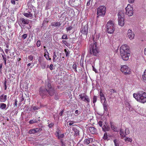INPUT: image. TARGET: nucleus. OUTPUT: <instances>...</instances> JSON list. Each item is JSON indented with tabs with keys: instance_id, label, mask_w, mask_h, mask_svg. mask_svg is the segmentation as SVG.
<instances>
[{
	"instance_id": "1",
	"label": "nucleus",
	"mask_w": 146,
	"mask_h": 146,
	"mask_svg": "<svg viewBox=\"0 0 146 146\" xmlns=\"http://www.w3.org/2000/svg\"><path fill=\"white\" fill-rule=\"evenodd\" d=\"M99 34H94L93 37L94 42L88 45L89 55L90 56H97L99 52V50L97 46V41L99 38Z\"/></svg>"
},
{
	"instance_id": "2",
	"label": "nucleus",
	"mask_w": 146,
	"mask_h": 146,
	"mask_svg": "<svg viewBox=\"0 0 146 146\" xmlns=\"http://www.w3.org/2000/svg\"><path fill=\"white\" fill-rule=\"evenodd\" d=\"M120 51L121 56L123 60H128L130 53L128 46L126 44L122 45L120 48Z\"/></svg>"
},
{
	"instance_id": "3",
	"label": "nucleus",
	"mask_w": 146,
	"mask_h": 146,
	"mask_svg": "<svg viewBox=\"0 0 146 146\" xmlns=\"http://www.w3.org/2000/svg\"><path fill=\"white\" fill-rule=\"evenodd\" d=\"M133 97L138 102L142 103L146 102V93L143 91H140L133 94Z\"/></svg>"
},
{
	"instance_id": "4",
	"label": "nucleus",
	"mask_w": 146,
	"mask_h": 146,
	"mask_svg": "<svg viewBox=\"0 0 146 146\" xmlns=\"http://www.w3.org/2000/svg\"><path fill=\"white\" fill-rule=\"evenodd\" d=\"M54 93V90H48L43 87H41L39 89V94L43 98H46L49 96H52Z\"/></svg>"
},
{
	"instance_id": "5",
	"label": "nucleus",
	"mask_w": 146,
	"mask_h": 146,
	"mask_svg": "<svg viewBox=\"0 0 146 146\" xmlns=\"http://www.w3.org/2000/svg\"><path fill=\"white\" fill-rule=\"evenodd\" d=\"M115 25L113 22L111 21H110L107 24L106 29V31L108 33H113L115 30Z\"/></svg>"
},
{
	"instance_id": "6",
	"label": "nucleus",
	"mask_w": 146,
	"mask_h": 146,
	"mask_svg": "<svg viewBox=\"0 0 146 146\" xmlns=\"http://www.w3.org/2000/svg\"><path fill=\"white\" fill-rule=\"evenodd\" d=\"M79 96L80 97L79 99H80V100L87 103L88 106L89 105V103L90 102V100L88 96L85 93H83L80 94L79 95Z\"/></svg>"
},
{
	"instance_id": "7",
	"label": "nucleus",
	"mask_w": 146,
	"mask_h": 146,
	"mask_svg": "<svg viewBox=\"0 0 146 146\" xmlns=\"http://www.w3.org/2000/svg\"><path fill=\"white\" fill-rule=\"evenodd\" d=\"M106 8L104 6H101L99 7L97 9V14L98 16H104L106 12Z\"/></svg>"
},
{
	"instance_id": "8",
	"label": "nucleus",
	"mask_w": 146,
	"mask_h": 146,
	"mask_svg": "<svg viewBox=\"0 0 146 146\" xmlns=\"http://www.w3.org/2000/svg\"><path fill=\"white\" fill-rule=\"evenodd\" d=\"M125 10L126 15L129 16H131L133 15L134 11L133 9L130 4L127 5V6L125 8Z\"/></svg>"
},
{
	"instance_id": "9",
	"label": "nucleus",
	"mask_w": 146,
	"mask_h": 146,
	"mask_svg": "<svg viewBox=\"0 0 146 146\" xmlns=\"http://www.w3.org/2000/svg\"><path fill=\"white\" fill-rule=\"evenodd\" d=\"M120 70L121 72L125 75H128L131 74V70L126 65L122 66Z\"/></svg>"
},
{
	"instance_id": "10",
	"label": "nucleus",
	"mask_w": 146,
	"mask_h": 146,
	"mask_svg": "<svg viewBox=\"0 0 146 146\" xmlns=\"http://www.w3.org/2000/svg\"><path fill=\"white\" fill-rule=\"evenodd\" d=\"M118 24L121 26H123L124 23V19L123 14L119 13H118Z\"/></svg>"
},
{
	"instance_id": "11",
	"label": "nucleus",
	"mask_w": 146,
	"mask_h": 146,
	"mask_svg": "<svg viewBox=\"0 0 146 146\" xmlns=\"http://www.w3.org/2000/svg\"><path fill=\"white\" fill-rule=\"evenodd\" d=\"M80 32L82 34L87 35L88 33V25L86 24L84 26L82 25Z\"/></svg>"
},
{
	"instance_id": "12",
	"label": "nucleus",
	"mask_w": 146,
	"mask_h": 146,
	"mask_svg": "<svg viewBox=\"0 0 146 146\" xmlns=\"http://www.w3.org/2000/svg\"><path fill=\"white\" fill-rule=\"evenodd\" d=\"M53 58L52 59L53 61L54 62H59L61 61V60L60 58H61V56L60 58H59L58 57H57V56L56 54V53L55 52H54L53 53Z\"/></svg>"
},
{
	"instance_id": "13",
	"label": "nucleus",
	"mask_w": 146,
	"mask_h": 146,
	"mask_svg": "<svg viewBox=\"0 0 146 146\" xmlns=\"http://www.w3.org/2000/svg\"><path fill=\"white\" fill-rule=\"evenodd\" d=\"M127 36L130 40H132L134 38L135 35L133 32L129 29L127 31Z\"/></svg>"
},
{
	"instance_id": "14",
	"label": "nucleus",
	"mask_w": 146,
	"mask_h": 146,
	"mask_svg": "<svg viewBox=\"0 0 146 146\" xmlns=\"http://www.w3.org/2000/svg\"><path fill=\"white\" fill-rule=\"evenodd\" d=\"M45 88L47 89V90H54L52 88L51 85L49 82H48L47 83H46L45 84Z\"/></svg>"
},
{
	"instance_id": "15",
	"label": "nucleus",
	"mask_w": 146,
	"mask_h": 146,
	"mask_svg": "<svg viewBox=\"0 0 146 146\" xmlns=\"http://www.w3.org/2000/svg\"><path fill=\"white\" fill-rule=\"evenodd\" d=\"M21 23L22 24L25 25L28 24L29 22V20L27 19H25L23 18H21L20 19Z\"/></svg>"
},
{
	"instance_id": "16",
	"label": "nucleus",
	"mask_w": 146,
	"mask_h": 146,
	"mask_svg": "<svg viewBox=\"0 0 146 146\" xmlns=\"http://www.w3.org/2000/svg\"><path fill=\"white\" fill-rule=\"evenodd\" d=\"M72 129L74 132V137L79 135V131L78 130L74 127H73Z\"/></svg>"
},
{
	"instance_id": "17",
	"label": "nucleus",
	"mask_w": 146,
	"mask_h": 146,
	"mask_svg": "<svg viewBox=\"0 0 146 146\" xmlns=\"http://www.w3.org/2000/svg\"><path fill=\"white\" fill-rule=\"evenodd\" d=\"M89 130L92 134H96L97 132L96 129L94 127H90L89 128Z\"/></svg>"
},
{
	"instance_id": "18",
	"label": "nucleus",
	"mask_w": 146,
	"mask_h": 146,
	"mask_svg": "<svg viewBox=\"0 0 146 146\" xmlns=\"http://www.w3.org/2000/svg\"><path fill=\"white\" fill-rule=\"evenodd\" d=\"M7 96L2 94L0 96V102H4L7 100Z\"/></svg>"
},
{
	"instance_id": "19",
	"label": "nucleus",
	"mask_w": 146,
	"mask_h": 146,
	"mask_svg": "<svg viewBox=\"0 0 146 146\" xmlns=\"http://www.w3.org/2000/svg\"><path fill=\"white\" fill-rule=\"evenodd\" d=\"M61 25L60 22H53L51 23V25L52 27H59Z\"/></svg>"
},
{
	"instance_id": "20",
	"label": "nucleus",
	"mask_w": 146,
	"mask_h": 146,
	"mask_svg": "<svg viewBox=\"0 0 146 146\" xmlns=\"http://www.w3.org/2000/svg\"><path fill=\"white\" fill-rule=\"evenodd\" d=\"M103 105L104 112L105 111L107 112L108 111V109L107 108V107L108 106V105L107 104L106 102H103Z\"/></svg>"
},
{
	"instance_id": "21",
	"label": "nucleus",
	"mask_w": 146,
	"mask_h": 146,
	"mask_svg": "<svg viewBox=\"0 0 146 146\" xmlns=\"http://www.w3.org/2000/svg\"><path fill=\"white\" fill-rule=\"evenodd\" d=\"M120 134L121 136V139H123L126 136V135L124 134L123 131L122 129H120Z\"/></svg>"
},
{
	"instance_id": "22",
	"label": "nucleus",
	"mask_w": 146,
	"mask_h": 146,
	"mask_svg": "<svg viewBox=\"0 0 146 146\" xmlns=\"http://www.w3.org/2000/svg\"><path fill=\"white\" fill-rule=\"evenodd\" d=\"M40 65L41 68L42 69H44L46 66V63L45 61H43L42 63H40Z\"/></svg>"
},
{
	"instance_id": "23",
	"label": "nucleus",
	"mask_w": 146,
	"mask_h": 146,
	"mask_svg": "<svg viewBox=\"0 0 146 146\" xmlns=\"http://www.w3.org/2000/svg\"><path fill=\"white\" fill-rule=\"evenodd\" d=\"M125 104L126 105L127 109L128 110H131V106L129 102L127 101H125Z\"/></svg>"
},
{
	"instance_id": "24",
	"label": "nucleus",
	"mask_w": 146,
	"mask_h": 146,
	"mask_svg": "<svg viewBox=\"0 0 146 146\" xmlns=\"http://www.w3.org/2000/svg\"><path fill=\"white\" fill-rule=\"evenodd\" d=\"M24 15L27 17H31L33 16L32 14L30 12L25 13H24Z\"/></svg>"
},
{
	"instance_id": "25",
	"label": "nucleus",
	"mask_w": 146,
	"mask_h": 146,
	"mask_svg": "<svg viewBox=\"0 0 146 146\" xmlns=\"http://www.w3.org/2000/svg\"><path fill=\"white\" fill-rule=\"evenodd\" d=\"M102 130L104 131H109L110 130V129L108 127H107L105 125L102 127Z\"/></svg>"
},
{
	"instance_id": "26",
	"label": "nucleus",
	"mask_w": 146,
	"mask_h": 146,
	"mask_svg": "<svg viewBox=\"0 0 146 146\" xmlns=\"http://www.w3.org/2000/svg\"><path fill=\"white\" fill-rule=\"evenodd\" d=\"M6 107V104L4 103H1L0 104V108L2 110L5 109Z\"/></svg>"
},
{
	"instance_id": "27",
	"label": "nucleus",
	"mask_w": 146,
	"mask_h": 146,
	"mask_svg": "<svg viewBox=\"0 0 146 146\" xmlns=\"http://www.w3.org/2000/svg\"><path fill=\"white\" fill-rule=\"evenodd\" d=\"M35 133H36V130L35 128L31 129L29 131V134H34Z\"/></svg>"
},
{
	"instance_id": "28",
	"label": "nucleus",
	"mask_w": 146,
	"mask_h": 146,
	"mask_svg": "<svg viewBox=\"0 0 146 146\" xmlns=\"http://www.w3.org/2000/svg\"><path fill=\"white\" fill-rule=\"evenodd\" d=\"M62 43L63 44H65L67 46H68L70 45L69 43L65 40H62Z\"/></svg>"
},
{
	"instance_id": "29",
	"label": "nucleus",
	"mask_w": 146,
	"mask_h": 146,
	"mask_svg": "<svg viewBox=\"0 0 146 146\" xmlns=\"http://www.w3.org/2000/svg\"><path fill=\"white\" fill-rule=\"evenodd\" d=\"M111 129L113 131L115 132L117 131V130L116 128L111 123Z\"/></svg>"
},
{
	"instance_id": "30",
	"label": "nucleus",
	"mask_w": 146,
	"mask_h": 146,
	"mask_svg": "<svg viewBox=\"0 0 146 146\" xmlns=\"http://www.w3.org/2000/svg\"><path fill=\"white\" fill-rule=\"evenodd\" d=\"M110 96H111L114 93H117V92L114 89H110Z\"/></svg>"
},
{
	"instance_id": "31",
	"label": "nucleus",
	"mask_w": 146,
	"mask_h": 146,
	"mask_svg": "<svg viewBox=\"0 0 146 146\" xmlns=\"http://www.w3.org/2000/svg\"><path fill=\"white\" fill-rule=\"evenodd\" d=\"M142 77L144 80L146 81V69L145 70Z\"/></svg>"
},
{
	"instance_id": "32",
	"label": "nucleus",
	"mask_w": 146,
	"mask_h": 146,
	"mask_svg": "<svg viewBox=\"0 0 146 146\" xmlns=\"http://www.w3.org/2000/svg\"><path fill=\"white\" fill-rule=\"evenodd\" d=\"M64 51L65 52V54L66 57H68L69 56L70 54V52L69 50L68 49L67 50L66 49H64Z\"/></svg>"
},
{
	"instance_id": "33",
	"label": "nucleus",
	"mask_w": 146,
	"mask_h": 146,
	"mask_svg": "<svg viewBox=\"0 0 146 146\" xmlns=\"http://www.w3.org/2000/svg\"><path fill=\"white\" fill-rule=\"evenodd\" d=\"M90 143V141L89 139H86L84 141V143L88 145Z\"/></svg>"
},
{
	"instance_id": "34",
	"label": "nucleus",
	"mask_w": 146,
	"mask_h": 146,
	"mask_svg": "<svg viewBox=\"0 0 146 146\" xmlns=\"http://www.w3.org/2000/svg\"><path fill=\"white\" fill-rule=\"evenodd\" d=\"M108 138V134L107 133H104V136L103 137V139L105 140H107Z\"/></svg>"
},
{
	"instance_id": "35",
	"label": "nucleus",
	"mask_w": 146,
	"mask_h": 146,
	"mask_svg": "<svg viewBox=\"0 0 146 146\" xmlns=\"http://www.w3.org/2000/svg\"><path fill=\"white\" fill-rule=\"evenodd\" d=\"M115 146H119L118 141L116 139H115L113 141Z\"/></svg>"
},
{
	"instance_id": "36",
	"label": "nucleus",
	"mask_w": 146,
	"mask_h": 146,
	"mask_svg": "<svg viewBox=\"0 0 146 146\" xmlns=\"http://www.w3.org/2000/svg\"><path fill=\"white\" fill-rule=\"evenodd\" d=\"M72 67H73V69L74 70V71L75 72H77V70H76V68H77L76 64L75 63L74 64H73Z\"/></svg>"
},
{
	"instance_id": "37",
	"label": "nucleus",
	"mask_w": 146,
	"mask_h": 146,
	"mask_svg": "<svg viewBox=\"0 0 146 146\" xmlns=\"http://www.w3.org/2000/svg\"><path fill=\"white\" fill-rule=\"evenodd\" d=\"M49 55L48 54H44V56L45 57L46 59L47 60H49L50 61L51 60V58H49Z\"/></svg>"
},
{
	"instance_id": "38",
	"label": "nucleus",
	"mask_w": 146,
	"mask_h": 146,
	"mask_svg": "<svg viewBox=\"0 0 146 146\" xmlns=\"http://www.w3.org/2000/svg\"><path fill=\"white\" fill-rule=\"evenodd\" d=\"M100 100L102 103L103 102H106V98L105 96L100 97Z\"/></svg>"
},
{
	"instance_id": "39",
	"label": "nucleus",
	"mask_w": 146,
	"mask_h": 146,
	"mask_svg": "<svg viewBox=\"0 0 146 146\" xmlns=\"http://www.w3.org/2000/svg\"><path fill=\"white\" fill-rule=\"evenodd\" d=\"M124 139L125 141H127L128 142H131L132 141V139H131L128 137H125Z\"/></svg>"
},
{
	"instance_id": "40",
	"label": "nucleus",
	"mask_w": 146,
	"mask_h": 146,
	"mask_svg": "<svg viewBox=\"0 0 146 146\" xmlns=\"http://www.w3.org/2000/svg\"><path fill=\"white\" fill-rule=\"evenodd\" d=\"M130 133L129 130V129L126 128L125 130V135H128Z\"/></svg>"
},
{
	"instance_id": "41",
	"label": "nucleus",
	"mask_w": 146,
	"mask_h": 146,
	"mask_svg": "<svg viewBox=\"0 0 146 146\" xmlns=\"http://www.w3.org/2000/svg\"><path fill=\"white\" fill-rule=\"evenodd\" d=\"M61 38L63 39H68L67 35L66 34L63 35H62Z\"/></svg>"
},
{
	"instance_id": "42",
	"label": "nucleus",
	"mask_w": 146,
	"mask_h": 146,
	"mask_svg": "<svg viewBox=\"0 0 146 146\" xmlns=\"http://www.w3.org/2000/svg\"><path fill=\"white\" fill-rule=\"evenodd\" d=\"M1 55L2 56L3 60H7L6 56L4 52H3V53H2L1 54Z\"/></svg>"
},
{
	"instance_id": "43",
	"label": "nucleus",
	"mask_w": 146,
	"mask_h": 146,
	"mask_svg": "<svg viewBox=\"0 0 146 146\" xmlns=\"http://www.w3.org/2000/svg\"><path fill=\"white\" fill-rule=\"evenodd\" d=\"M36 133L40 132L42 130V129L41 128H35Z\"/></svg>"
},
{
	"instance_id": "44",
	"label": "nucleus",
	"mask_w": 146,
	"mask_h": 146,
	"mask_svg": "<svg viewBox=\"0 0 146 146\" xmlns=\"http://www.w3.org/2000/svg\"><path fill=\"white\" fill-rule=\"evenodd\" d=\"M97 100V96H94L93 97V103L95 104Z\"/></svg>"
},
{
	"instance_id": "45",
	"label": "nucleus",
	"mask_w": 146,
	"mask_h": 146,
	"mask_svg": "<svg viewBox=\"0 0 146 146\" xmlns=\"http://www.w3.org/2000/svg\"><path fill=\"white\" fill-rule=\"evenodd\" d=\"M27 34H24L22 36V38L23 40H24L27 38Z\"/></svg>"
},
{
	"instance_id": "46",
	"label": "nucleus",
	"mask_w": 146,
	"mask_h": 146,
	"mask_svg": "<svg viewBox=\"0 0 146 146\" xmlns=\"http://www.w3.org/2000/svg\"><path fill=\"white\" fill-rule=\"evenodd\" d=\"M29 123L30 124H32L33 123H37V121H36L35 120H30L29 122Z\"/></svg>"
},
{
	"instance_id": "47",
	"label": "nucleus",
	"mask_w": 146,
	"mask_h": 146,
	"mask_svg": "<svg viewBox=\"0 0 146 146\" xmlns=\"http://www.w3.org/2000/svg\"><path fill=\"white\" fill-rule=\"evenodd\" d=\"M55 134L56 135V136L58 137L59 138L60 135V131L58 130L56 132Z\"/></svg>"
},
{
	"instance_id": "48",
	"label": "nucleus",
	"mask_w": 146,
	"mask_h": 146,
	"mask_svg": "<svg viewBox=\"0 0 146 146\" xmlns=\"http://www.w3.org/2000/svg\"><path fill=\"white\" fill-rule=\"evenodd\" d=\"M28 58L30 61L32 60L33 58V57L32 55H30L29 56H28Z\"/></svg>"
},
{
	"instance_id": "49",
	"label": "nucleus",
	"mask_w": 146,
	"mask_h": 146,
	"mask_svg": "<svg viewBox=\"0 0 146 146\" xmlns=\"http://www.w3.org/2000/svg\"><path fill=\"white\" fill-rule=\"evenodd\" d=\"M61 146H65V143L62 141H61L60 142Z\"/></svg>"
},
{
	"instance_id": "50",
	"label": "nucleus",
	"mask_w": 146,
	"mask_h": 146,
	"mask_svg": "<svg viewBox=\"0 0 146 146\" xmlns=\"http://www.w3.org/2000/svg\"><path fill=\"white\" fill-rule=\"evenodd\" d=\"M17 99H15V102L13 104V105L14 106V107H16L17 106Z\"/></svg>"
},
{
	"instance_id": "51",
	"label": "nucleus",
	"mask_w": 146,
	"mask_h": 146,
	"mask_svg": "<svg viewBox=\"0 0 146 146\" xmlns=\"http://www.w3.org/2000/svg\"><path fill=\"white\" fill-rule=\"evenodd\" d=\"M25 96H24L22 94V96L21 98H20V102H22L25 100Z\"/></svg>"
},
{
	"instance_id": "52",
	"label": "nucleus",
	"mask_w": 146,
	"mask_h": 146,
	"mask_svg": "<svg viewBox=\"0 0 146 146\" xmlns=\"http://www.w3.org/2000/svg\"><path fill=\"white\" fill-rule=\"evenodd\" d=\"M72 28V27L71 26L69 27L66 28V31H68L71 30Z\"/></svg>"
},
{
	"instance_id": "53",
	"label": "nucleus",
	"mask_w": 146,
	"mask_h": 146,
	"mask_svg": "<svg viewBox=\"0 0 146 146\" xmlns=\"http://www.w3.org/2000/svg\"><path fill=\"white\" fill-rule=\"evenodd\" d=\"M100 97L104 96V95L102 92V90H101L100 92Z\"/></svg>"
},
{
	"instance_id": "54",
	"label": "nucleus",
	"mask_w": 146,
	"mask_h": 146,
	"mask_svg": "<svg viewBox=\"0 0 146 146\" xmlns=\"http://www.w3.org/2000/svg\"><path fill=\"white\" fill-rule=\"evenodd\" d=\"M41 44V42L40 40H38L36 43V45L38 47H39Z\"/></svg>"
},
{
	"instance_id": "55",
	"label": "nucleus",
	"mask_w": 146,
	"mask_h": 146,
	"mask_svg": "<svg viewBox=\"0 0 146 146\" xmlns=\"http://www.w3.org/2000/svg\"><path fill=\"white\" fill-rule=\"evenodd\" d=\"M98 125H99L101 127H102V121H99L98 122Z\"/></svg>"
},
{
	"instance_id": "56",
	"label": "nucleus",
	"mask_w": 146,
	"mask_h": 146,
	"mask_svg": "<svg viewBox=\"0 0 146 146\" xmlns=\"http://www.w3.org/2000/svg\"><path fill=\"white\" fill-rule=\"evenodd\" d=\"M59 96L57 94H55V97H54V99L55 100H57L59 99Z\"/></svg>"
},
{
	"instance_id": "57",
	"label": "nucleus",
	"mask_w": 146,
	"mask_h": 146,
	"mask_svg": "<svg viewBox=\"0 0 146 146\" xmlns=\"http://www.w3.org/2000/svg\"><path fill=\"white\" fill-rule=\"evenodd\" d=\"M92 66L93 67V70L96 73H97L98 72L97 70H96V68L93 66Z\"/></svg>"
},
{
	"instance_id": "58",
	"label": "nucleus",
	"mask_w": 146,
	"mask_h": 146,
	"mask_svg": "<svg viewBox=\"0 0 146 146\" xmlns=\"http://www.w3.org/2000/svg\"><path fill=\"white\" fill-rule=\"evenodd\" d=\"M39 109V108H38V107L37 108L35 106H34L33 107V109L34 110H37Z\"/></svg>"
},
{
	"instance_id": "59",
	"label": "nucleus",
	"mask_w": 146,
	"mask_h": 146,
	"mask_svg": "<svg viewBox=\"0 0 146 146\" xmlns=\"http://www.w3.org/2000/svg\"><path fill=\"white\" fill-rule=\"evenodd\" d=\"M128 2L130 3H133L134 1V0H128Z\"/></svg>"
},
{
	"instance_id": "60",
	"label": "nucleus",
	"mask_w": 146,
	"mask_h": 146,
	"mask_svg": "<svg viewBox=\"0 0 146 146\" xmlns=\"http://www.w3.org/2000/svg\"><path fill=\"white\" fill-rule=\"evenodd\" d=\"M6 81H5V82L4 83V86H5V90H6L7 88V86L6 85Z\"/></svg>"
},
{
	"instance_id": "61",
	"label": "nucleus",
	"mask_w": 146,
	"mask_h": 146,
	"mask_svg": "<svg viewBox=\"0 0 146 146\" xmlns=\"http://www.w3.org/2000/svg\"><path fill=\"white\" fill-rule=\"evenodd\" d=\"M53 66L52 64H51L49 68L51 70H52L53 69Z\"/></svg>"
},
{
	"instance_id": "62",
	"label": "nucleus",
	"mask_w": 146,
	"mask_h": 146,
	"mask_svg": "<svg viewBox=\"0 0 146 146\" xmlns=\"http://www.w3.org/2000/svg\"><path fill=\"white\" fill-rule=\"evenodd\" d=\"M11 2L12 4H13V5H15V0H11Z\"/></svg>"
},
{
	"instance_id": "63",
	"label": "nucleus",
	"mask_w": 146,
	"mask_h": 146,
	"mask_svg": "<svg viewBox=\"0 0 146 146\" xmlns=\"http://www.w3.org/2000/svg\"><path fill=\"white\" fill-rule=\"evenodd\" d=\"M64 110H62L60 113L59 115L60 116H62V115L63 113L64 112Z\"/></svg>"
},
{
	"instance_id": "64",
	"label": "nucleus",
	"mask_w": 146,
	"mask_h": 146,
	"mask_svg": "<svg viewBox=\"0 0 146 146\" xmlns=\"http://www.w3.org/2000/svg\"><path fill=\"white\" fill-rule=\"evenodd\" d=\"M53 124H52V123H50V124H49L48 125V127H50V128H51V127H52V126L53 125Z\"/></svg>"
}]
</instances>
